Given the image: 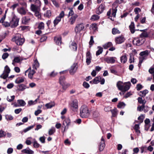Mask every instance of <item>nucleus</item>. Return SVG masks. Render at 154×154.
Masks as SVG:
<instances>
[{"label":"nucleus","instance_id":"f257e3e1","mask_svg":"<svg viewBox=\"0 0 154 154\" xmlns=\"http://www.w3.org/2000/svg\"><path fill=\"white\" fill-rule=\"evenodd\" d=\"M90 114V111L87 106L83 105L81 106L80 109V115L81 117H88Z\"/></svg>","mask_w":154,"mask_h":154},{"label":"nucleus","instance_id":"f03ea898","mask_svg":"<svg viewBox=\"0 0 154 154\" xmlns=\"http://www.w3.org/2000/svg\"><path fill=\"white\" fill-rule=\"evenodd\" d=\"M40 7L41 5L37 6L34 4H31L30 7L31 11L34 13L35 16L38 19H41V17Z\"/></svg>","mask_w":154,"mask_h":154},{"label":"nucleus","instance_id":"7ed1b4c3","mask_svg":"<svg viewBox=\"0 0 154 154\" xmlns=\"http://www.w3.org/2000/svg\"><path fill=\"white\" fill-rule=\"evenodd\" d=\"M12 40L18 45H22L25 42L24 38L19 34H17L14 36Z\"/></svg>","mask_w":154,"mask_h":154},{"label":"nucleus","instance_id":"20e7f679","mask_svg":"<svg viewBox=\"0 0 154 154\" xmlns=\"http://www.w3.org/2000/svg\"><path fill=\"white\" fill-rule=\"evenodd\" d=\"M12 18L10 22V26L12 28L17 27L18 24L19 19L18 18L14 13H12Z\"/></svg>","mask_w":154,"mask_h":154},{"label":"nucleus","instance_id":"39448f33","mask_svg":"<svg viewBox=\"0 0 154 154\" xmlns=\"http://www.w3.org/2000/svg\"><path fill=\"white\" fill-rule=\"evenodd\" d=\"M70 109L73 111H76L78 108V101L77 99H75L70 104Z\"/></svg>","mask_w":154,"mask_h":154},{"label":"nucleus","instance_id":"423d86ee","mask_svg":"<svg viewBox=\"0 0 154 154\" xmlns=\"http://www.w3.org/2000/svg\"><path fill=\"white\" fill-rule=\"evenodd\" d=\"M10 72V68L8 66H6L5 67L3 73L1 75L0 77L4 79H6L8 77Z\"/></svg>","mask_w":154,"mask_h":154},{"label":"nucleus","instance_id":"0eeeda50","mask_svg":"<svg viewBox=\"0 0 154 154\" xmlns=\"http://www.w3.org/2000/svg\"><path fill=\"white\" fill-rule=\"evenodd\" d=\"M85 28V26L82 23H80L76 25L75 28V32L76 33H79Z\"/></svg>","mask_w":154,"mask_h":154},{"label":"nucleus","instance_id":"6e6552de","mask_svg":"<svg viewBox=\"0 0 154 154\" xmlns=\"http://www.w3.org/2000/svg\"><path fill=\"white\" fill-rule=\"evenodd\" d=\"M142 38L140 37L139 38H134L133 41V43L134 45L137 46H140L142 45L144 42Z\"/></svg>","mask_w":154,"mask_h":154},{"label":"nucleus","instance_id":"1a4fd4ad","mask_svg":"<svg viewBox=\"0 0 154 154\" xmlns=\"http://www.w3.org/2000/svg\"><path fill=\"white\" fill-rule=\"evenodd\" d=\"M125 40V38L123 35H121L115 38V42L117 44H120L123 42Z\"/></svg>","mask_w":154,"mask_h":154},{"label":"nucleus","instance_id":"9d476101","mask_svg":"<svg viewBox=\"0 0 154 154\" xmlns=\"http://www.w3.org/2000/svg\"><path fill=\"white\" fill-rule=\"evenodd\" d=\"M116 58L114 57H107L104 59V60L108 63L112 64L115 63Z\"/></svg>","mask_w":154,"mask_h":154},{"label":"nucleus","instance_id":"9b49d317","mask_svg":"<svg viewBox=\"0 0 154 154\" xmlns=\"http://www.w3.org/2000/svg\"><path fill=\"white\" fill-rule=\"evenodd\" d=\"M78 68L77 64L74 63L71 66L69 70V73L71 75H73L76 72Z\"/></svg>","mask_w":154,"mask_h":154},{"label":"nucleus","instance_id":"f8f14e48","mask_svg":"<svg viewBox=\"0 0 154 154\" xmlns=\"http://www.w3.org/2000/svg\"><path fill=\"white\" fill-rule=\"evenodd\" d=\"M30 68L25 71V75H26V73L29 72L28 74V77L29 78L32 79L33 77V75L35 73V71L33 69L32 70H30Z\"/></svg>","mask_w":154,"mask_h":154},{"label":"nucleus","instance_id":"ddd939ff","mask_svg":"<svg viewBox=\"0 0 154 154\" xmlns=\"http://www.w3.org/2000/svg\"><path fill=\"white\" fill-rule=\"evenodd\" d=\"M86 63L88 65H89L91 63L92 58L91 54L89 51H87L86 53Z\"/></svg>","mask_w":154,"mask_h":154},{"label":"nucleus","instance_id":"4468645a","mask_svg":"<svg viewBox=\"0 0 154 154\" xmlns=\"http://www.w3.org/2000/svg\"><path fill=\"white\" fill-rule=\"evenodd\" d=\"M105 5L104 4H101L97 9L96 12L97 14H101L104 10Z\"/></svg>","mask_w":154,"mask_h":154},{"label":"nucleus","instance_id":"2eb2a0df","mask_svg":"<svg viewBox=\"0 0 154 154\" xmlns=\"http://www.w3.org/2000/svg\"><path fill=\"white\" fill-rule=\"evenodd\" d=\"M70 121L69 118L65 119L63 121V124L64 126V131L66 128H68V126L70 125Z\"/></svg>","mask_w":154,"mask_h":154},{"label":"nucleus","instance_id":"dca6fc26","mask_svg":"<svg viewBox=\"0 0 154 154\" xmlns=\"http://www.w3.org/2000/svg\"><path fill=\"white\" fill-rule=\"evenodd\" d=\"M78 17L77 14H75L72 16L69 19V22L70 24L73 25L75 22L76 19Z\"/></svg>","mask_w":154,"mask_h":154},{"label":"nucleus","instance_id":"f3484780","mask_svg":"<svg viewBox=\"0 0 154 154\" xmlns=\"http://www.w3.org/2000/svg\"><path fill=\"white\" fill-rule=\"evenodd\" d=\"M131 85V84L130 82L124 83V84L123 90L122 91H125L128 90L130 88Z\"/></svg>","mask_w":154,"mask_h":154},{"label":"nucleus","instance_id":"a211bd4d","mask_svg":"<svg viewBox=\"0 0 154 154\" xmlns=\"http://www.w3.org/2000/svg\"><path fill=\"white\" fill-rule=\"evenodd\" d=\"M69 47L72 50L76 51L77 49V45L75 42L73 41L72 42L70 45Z\"/></svg>","mask_w":154,"mask_h":154},{"label":"nucleus","instance_id":"6ab92c4d","mask_svg":"<svg viewBox=\"0 0 154 154\" xmlns=\"http://www.w3.org/2000/svg\"><path fill=\"white\" fill-rule=\"evenodd\" d=\"M150 51L148 50H146L141 52L140 54V55L142 57L144 58V57H146L148 56Z\"/></svg>","mask_w":154,"mask_h":154},{"label":"nucleus","instance_id":"aec40b11","mask_svg":"<svg viewBox=\"0 0 154 154\" xmlns=\"http://www.w3.org/2000/svg\"><path fill=\"white\" fill-rule=\"evenodd\" d=\"M22 152L28 154H33L34 152L29 148H27L26 149H23Z\"/></svg>","mask_w":154,"mask_h":154},{"label":"nucleus","instance_id":"412c9836","mask_svg":"<svg viewBox=\"0 0 154 154\" xmlns=\"http://www.w3.org/2000/svg\"><path fill=\"white\" fill-rule=\"evenodd\" d=\"M30 18L29 17L25 16L22 18V22L23 23L26 24L30 20Z\"/></svg>","mask_w":154,"mask_h":154},{"label":"nucleus","instance_id":"4be33fe9","mask_svg":"<svg viewBox=\"0 0 154 154\" xmlns=\"http://www.w3.org/2000/svg\"><path fill=\"white\" fill-rule=\"evenodd\" d=\"M18 12L21 15H25L26 14V11L23 7L19 8L17 9Z\"/></svg>","mask_w":154,"mask_h":154},{"label":"nucleus","instance_id":"5701e85b","mask_svg":"<svg viewBox=\"0 0 154 154\" xmlns=\"http://www.w3.org/2000/svg\"><path fill=\"white\" fill-rule=\"evenodd\" d=\"M117 86L119 90H123L124 86V84L123 82L121 81L118 82L117 83Z\"/></svg>","mask_w":154,"mask_h":154},{"label":"nucleus","instance_id":"b1692460","mask_svg":"<svg viewBox=\"0 0 154 154\" xmlns=\"http://www.w3.org/2000/svg\"><path fill=\"white\" fill-rule=\"evenodd\" d=\"M129 28L132 34L134 33L135 30L134 29V23L133 22L131 23V24L129 26Z\"/></svg>","mask_w":154,"mask_h":154},{"label":"nucleus","instance_id":"393cba45","mask_svg":"<svg viewBox=\"0 0 154 154\" xmlns=\"http://www.w3.org/2000/svg\"><path fill=\"white\" fill-rule=\"evenodd\" d=\"M23 60V59L20 57H16L14 58L13 60L12 64L14 65V63H19L20 61Z\"/></svg>","mask_w":154,"mask_h":154},{"label":"nucleus","instance_id":"a878e982","mask_svg":"<svg viewBox=\"0 0 154 154\" xmlns=\"http://www.w3.org/2000/svg\"><path fill=\"white\" fill-rule=\"evenodd\" d=\"M28 1L29 3H34L37 6L41 5V2L39 0H28Z\"/></svg>","mask_w":154,"mask_h":154},{"label":"nucleus","instance_id":"bb28decb","mask_svg":"<svg viewBox=\"0 0 154 154\" xmlns=\"http://www.w3.org/2000/svg\"><path fill=\"white\" fill-rule=\"evenodd\" d=\"M121 61L122 63H126L127 60V57L126 54H124L122 55L120 58Z\"/></svg>","mask_w":154,"mask_h":154},{"label":"nucleus","instance_id":"cd10ccee","mask_svg":"<svg viewBox=\"0 0 154 154\" xmlns=\"http://www.w3.org/2000/svg\"><path fill=\"white\" fill-rule=\"evenodd\" d=\"M34 125H32L30 126H29L27 128H26L24 129L23 131H20V132L22 134H23V132L24 133H26L28 131L30 130L31 129H32L33 128V127H34Z\"/></svg>","mask_w":154,"mask_h":154},{"label":"nucleus","instance_id":"c85d7f7f","mask_svg":"<svg viewBox=\"0 0 154 154\" xmlns=\"http://www.w3.org/2000/svg\"><path fill=\"white\" fill-rule=\"evenodd\" d=\"M54 40L57 44L59 45L61 44V41L60 37H55L54 38Z\"/></svg>","mask_w":154,"mask_h":154},{"label":"nucleus","instance_id":"c756f323","mask_svg":"<svg viewBox=\"0 0 154 154\" xmlns=\"http://www.w3.org/2000/svg\"><path fill=\"white\" fill-rule=\"evenodd\" d=\"M61 20V19L60 17H57L53 22L54 26H55Z\"/></svg>","mask_w":154,"mask_h":154},{"label":"nucleus","instance_id":"7c9ffc66","mask_svg":"<svg viewBox=\"0 0 154 154\" xmlns=\"http://www.w3.org/2000/svg\"><path fill=\"white\" fill-rule=\"evenodd\" d=\"M148 93V91L147 90H144L141 91H140V95L142 97H144L146 94Z\"/></svg>","mask_w":154,"mask_h":154},{"label":"nucleus","instance_id":"2f4dec72","mask_svg":"<svg viewBox=\"0 0 154 154\" xmlns=\"http://www.w3.org/2000/svg\"><path fill=\"white\" fill-rule=\"evenodd\" d=\"M100 17L98 15L96 14H94L91 16V20L94 21L97 20Z\"/></svg>","mask_w":154,"mask_h":154},{"label":"nucleus","instance_id":"473e14b6","mask_svg":"<svg viewBox=\"0 0 154 154\" xmlns=\"http://www.w3.org/2000/svg\"><path fill=\"white\" fill-rule=\"evenodd\" d=\"M17 102L19 105V106H23L26 105V103L25 101L22 100H18Z\"/></svg>","mask_w":154,"mask_h":154},{"label":"nucleus","instance_id":"72a5a7b5","mask_svg":"<svg viewBox=\"0 0 154 154\" xmlns=\"http://www.w3.org/2000/svg\"><path fill=\"white\" fill-rule=\"evenodd\" d=\"M45 27V24L42 22H41L38 23V28L39 29H43Z\"/></svg>","mask_w":154,"mask_h":154},{"label":"nucleus","instance_id":"f704fd0d","mask_svg":"<svg viewBox=\"0 0 154 154\" xmlns=\"http://www.w3.org/2000/svg\"><path fill=\"white\" fill-rule=\"evenodd\" d=\"M54 106V102H51L46 104L45 106L47 109H50Z\"/></svg>","mask_w":154,"mask_h":154},{"label":"nucleus","instance_id":"c9c22d12","mask_svg":"<svg viewBox=\"0 0 154 154\" xmlns=\"http://www.w3.org/2000/svg\"><path fill=\"white\" fill-rule=\"evenodd\" d=\"M55 132V129L54 127H52L48 131V134L50 135H52Z\"/></svg>","mask_w":154,"mask_h":154},{"label":"nucleus","instance_id":"e433bc0d","mask_svg":"<svg viewBox=\"0 0 154 154\" xmlns=\"http://www.w3.org/2000/svg\"><path fill=\"white\" fill-rule=\"evenodd\" d=\"M97 48H98V50L97 51L96 53V55L97 56L99 55L102 53L103 51V48H102L100 46H98Z\"/></svg>","mask_w":154,"mask_h":154},{"label":"nucleus","instance_id":"4c0bfd02","mask_svg":"<svg viewBox=\"0 0 154 154\" xmlns=\"http://www.w3.org/2000/svg\"><path fill=\"white\" fill-rule=\"evenodd\" d=\"M105 146V142H101L99 146V149L100 151H102L104 149Z\"/></svg>","mask_w":154,"mask_h":154},{"label":"nucleus","instance_id":"58836bf2","mask_svg":"<svg viewBox=\"0 0 154 154\" xmlns=\"http://www.w3.org/2000/svg\"><path fill=\"white\" fill-rule=\"evenodd\" d=\"M120 32L117 28H114L112 29V33L113 35H115L117 34H119Z\"/></svg>","mask_w":154,"mask_h":154},{"label":"nucleus","instance_id":"ea45409f","mask_svg":"<svg viewBox=\"0 0 154 154\" xmlns=\"http://www.w3.org/2000/svg\"><path fill=\"white\" fill-rule=\"evenodd\" d=\"M39 97H38L37 99H36L35 100L33 101L32 100H29L28 102V104L29 106H31L32 105H34L37 102V101L38 99H39Z\"/></svg>","mask_w":154,"mask_h":154},{"label":"nucleus","instance_id":"a19ab883","mask_svg":"<svg viewBox=\"0 0 154 154\" xmlns=\"http://www.w3.org/2000/svg\"><path fill=\"white\" fill-rule=\"evenodd\" d=\"M39 66V64L37 61H35L32 67L33 69H36Z\"/></svg>","mask_w":154,"mask_h":154},{"label":"nucleus","instance_id":"79ce46f5","mask_svg":"<svg viewBox=\"0 0 154 154\" xmlns=\"http://www.w3.org/2000/svg\"><path fill=\"white\" fill-rule=\"evenodd\" d=\"M126 105L123 102H119L117 105V107L120 108H123Z\"/></svg>","mask_w":154,"mask_h":154},{"label":"nucleus","instance_id":"37998d69","mask_svg":"<svg viewBox=\"0 0 154 154\" xmlns=\"http://www.w3.org/2000/svg\"><path fill=\"white\" fill-rule=\"evenodd\" d=\"M149 34V32L148 33L146 32H144L140 35V37L142 38V37H147Z\"/></svg>","mask_w":154,"mask_h":154},{"label":"nucleus","instance_id":"c03bdc74","mask_svg":"<svg viewBox=\"0 0 154 154\" xmlns=\"http://www.w3.org/2000/svg\"><path fill=\"white\" fill-rule=\"evenodd\" d=\"M62 86L63 89L64 90H66V89L69 86V84L65 82L64 83H62L61 84Z\"/></svg>","mask_w":154,"mask_h":154},{"label":"nucleus","instance_id":"a18cd8bd","mask_svg":"<svg viewBox=\"0 0 154 154\" xmlns=\"http://www.w3.org/2000/svg\"><path fill=\"white\" fill-rule=\"evenodd\" d=\"M51 15V11L50 10H47L45 14V16L48 18L50 17Z\"/></svg>","mask_w":154,"mask_h":154},{"label":"nucleus","instance_id":"49530a36","mask_svg":"<svg viewBox=\"0 0 154 154\" xmlns=\"http://www.w3.org/2000/svg\"><path fill=\"white\" fill-rule=\"evenodd\" d=\"M112 45V44L111 42H108V43L104 44L103 47L105 49H107L108 48L111 46Z\"/></svg>","mask_w":154,"mask_h":154},{"label":"nucleus","instance_id":"de8ad7c7","mask_svg":"<svg viewBox=\"0 0 154 154\" xmlns=\"http://www.w3.org/2000/svg\"><path fill=\"white\" fill-rule=\"evenodd\" d=\"M100 79L101 78L100 76L95 77L93 80V83L95 84H97L99 82Z\"/></svg>","mask_w":154,"mask_h":154},{"label":"nucleus","instance_id":"09e8293b","mask_svg":"<svg viewBox=\"0 0 154 154\" xmlns=\"http://www.w3.org/2000/svg\"><path fill=\"white\" fill-rule=\"evenodd\" d=\"M5 119L7 121L11 120L13 119V117L10 115H6L5 116Z\"/></svg>","mask_w":154,"mask_h":154},{"label":"nucleus","instance_id":"8fccbe9b","mask_svg":"<svg viewBox=\"0 0 154 154\" xmlns=\"http://www.w3.org/2000/svg\"><path fill=\"white\" fill-rule=\"evenodd\" d=\"M14 98L15 96L14 95L10 97L8 96L7 97V100L8 101L11 102L14 100Z\"/></svg>","mask_w":154,"mask_h":154},{"label":"nucleus","instance_id":"3c124183","mask_svg":"<svg viewBox=\"0 0 154 154\" xmlns=\"http://www.w3.org/2000/svg\"><path fill=\"white\" fill-rule=\"evenodd\" d=\"M24 81V79L23 78H17L16 80V82L17 83L19 84L23 82Z\"/></svg>","mask_w":154,"mask_h":154},{"label":"nucleus","instance_id":"603ef678","mask_svg":"<svg viewBox=\"0 0 154 154\" xmlns=\"http://www.w3.org/2000/svg\"><path fill=\"white\" fill-rule=\"evenodd\" d=\"M26 88V86L23 84L20 85L19 86L18 89L20 91H23Z\"/></svg>","mask_w":154,"mask_h":154},{"label":"nucleus","instance_id":"864d4df0","mask_svg":"<svg viewBox=\"0 0 154 154\" xmlns=\"http://www.w3.org/2000/svg\"><path fill=\"white\" fill-rule=\"evenodd\" d=\"M144 107V105H143L141 106H138L137 107V110L140 112L143 111Z\"/></svg>","mask_w":154,"mask_h":154},{"label":"nucleus","instance_id":"5fc2aeb1","mask_svg":"<svg viewBox=\"0 0 154 154\" xmlns=\"http://www.w3.org/2000/svg\"><path fill=\"white\" fill-rule=\"evenodd\" d=\"M60 84L64 83L65 81V78L64 76H61L60 78Z\"/></svg>","mask_w":154,"mask_h":154},{"label":"nucleus","instance_id":"6e6d98bb","mask_svg":"<svg viewBox=\"0 0 154 154\" xmlns=\"http://www.w3.org/2000/svg\"><path fill=\"white\" fill-rule=\"evenodd\" d=\"M117 109L116 108H115L112 110H111V112L112 114V116L115 117L116 114Z\"/></svg>","mask_w":154,"mask_h":154},{"label":"nucleus","instance_id":"4d7b16f0","mask_svg":"<svg viewBox=\"0 0 154 154\" xmlns=\"http://www.w3.org/2000/svg\"><path fill=\"white\" fill-rule=\"evenodd\" d=\"M134 56L132 54H130V58L129 59V61L130 63H131L134 62Z\"/></svg>","mask_w":154,"mask_h":154},{"label":"nucleus","instance_id":"13d9d810","mask_svg":"<svg viewBox=\"0 0 154 154\" xmlns=\"http://www.w3.org/2000/svg\"><path fill=\"white\" fill-rule=\"evenodd\" d=\"M6 134L5 132L2 130H0V138L5 137Z\"/></svg>","mask_w":154,"mask_h":154},{"label":"nucleus","instance_id":"bf43d9fd","mask_svg":"<svg viewBox=\"0 0 154 154\" xmlns=\"http://www.w3.org/2000/svg\"><path fill=\"white\" fill-rule=\"evenodd\" d=\"M64 16L65 14L64 12L63 11H62L60 12L59 15L57 17H60V19H61L62 18H63L64 17Z\"/></svg>","mask_w":154,"mask_h":154},{"label":"nucleus","instance_id":"052dcab7","mask_svg":"<svg viewBox=\"0 0 154 154\" xmlns=\"http://www.w3.org/2000/svg\"><path fill=\"white\" fill-rule=\"evenodd\" d=\"M2 23V25L5 27L10 26V22L8 23L7 22H4L3 23Z\"/></svg>","mask_w":154,"mask_h":154},{"label":"nucleus","instance_id":"680f3d73","mask_svg":"<svg viewBox=\"0 0 154 154\" xmlns=\"http://www.w3.org/2000/svg\"><path fill=\"white\" fill-rule=\"evenodd\" d=\"M94 43V41L93 40V36H91L90 40L89 42L90 45H91L92 46L93 45Z\"/></svg>","mask_w":154,"mask_h":154},{"label":"nucleus","instance_id":"e2e57ef3","mask_svg":"<svg viewBox=\"0 0 154 154\" xmlns=\"http://www.w3.org/2000/svg\"><path fill=\"white\" fill-rule=\"evenodd\" d=\"M83 85L85 88H88L90 86L89 85L85 82H83Z\"/></svg>","mask_w":154,"mask_h":154},{"label":"nucleus","instance_id":"0e129e2a","mask_svg":"<svg viewBox=\"0 0 154 154\" xmlns=\"http://www.w3.org/2000/svg\"><path fill=\"white\" fill-rule=\"evenodd\" d=\"M13 149L12 148H9L7 150V153L8 154H11L13 152Z\"/></svg>","mask_w":154,"mask_h":154},{"label":"nucleus","instance_id":"69168bd1","mask_svg":"<svg viewBox=\"0 0 154 154\" xmlns=\"http://www.w3.org/2000/svg\"><path fill=\"white\" fill-rule=\"evenodd\" d=\"M145 118V116L143 114H141L138 118V119L139 120H140L142 121H143L144 119Z\"/></svg>","mask_w":154,"mask_h":154},{"label":"nucleus","instance_id":"338daca9","mask_svg":"<svg viewBox=\"0 0 154 154\" xmlns=\"http://www.w3.org/2000/svg\"><path fill=\"white\" fill-rule=\"evenodd\" d=\"M144 107L143 109L144 112L146 113L149 110V107L147 106L144 105Z\"/></svg>","mask_w":154,"mask_h":154},{"label":"nucleus","instance_id":"774afa93","mask_svg":"<svg viewBox=\"0 0 154 154\" xmlns=\"http://www.w3.org/2000/svg\"><path fill=\"white\" fill-rule=\"evenodd\" d=\"M9 54L7 53H5L2 56V58L5 60V59L7 58L8 57V56Z\"/></svg>","mask_w":154,"mask_h":154}]
</instances>
